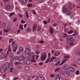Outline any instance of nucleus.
Listing matches in <instances>:
<instances>
[{
  "instance_id": "1",
  "label": "nucleus",
  "mask_w": 80,
  "mask_h": 80,
  "mask_svg": "<svg viewBox=\"0 0 80 80\" xmlns=\"http://www.w3.org/2000/svg\"><path fill=\"white\" fill-rule=\"evenodd\" d=\"M66 39L67 40V42L68 44L70 45L71 46L73 45H74V39L73 38L72 36H68L67 38Z\"/></svg>"
},
{
  "instance_id": "2",
  "label": "nucleus",
  "mask_w": 80,
  "mask_h": 80,
  "mask_svg": "<svg viewBox=\"0 0 80 80\" xmlns=\"http://www.w3.org/2000/svg\"><path fill=\"white\" fill-rule=\"evenodd\" d=\"M25 52L28 55L32 56L33 54V52H30V49L29 48H26L25 50Z\"/></svg>"
},
{
  "instance_id": "3",
  "label": "nucleus",
  "mask_w": 80,
  "mask_h": 80,
  "mask_svg": "<svg viewBox=\"0 0 80 80\" xmlns=\"http://www.w3.org/2000/svg\"><path fill=\"white\" fill-rule=\"evenodd\" d=\"M61 74L62 75H65L66 77H68L70 75V72L68 71H62L61 72Z\"/></svg>"
},
{
  "instance_id": "4",
  "label": "nucleus",
  "mask_w": 80,
  "mask_h": 80,
  "mask_svg": "<svg viewBox=\"0 0 80 80\" xmlns=\"http://www.w3.org/2000/svg\"><path fill=\"white\" fill-rule=\"evenodd\" d=\"M47 58L46 52H44L41 54V59L42 61H44Z\"/></svg>"
},
{
  "instance_id": "5",
  "label": "nucleus",
  "mask_w": 80,
  "mask_h": 80,
  "mask_svg": "<svg viewBox=\"0 0 80 80\" xmlns=\"http://www.w3.org/2000/svg\"><path fill=\"white\" fill-rule=\"evenodd\" d=\"M52 61H53L54 63H57V62H60V59L58 58H57L56 57H52L51 58V59L50 60L49 62H51Z\"/></svg>"
},
{
  "instance_id": "6",
  "label": "nucleus",
  "mask_w": 80,
  "mask_h": 80,
  "mask_svg": "<svg viewBox=\"0 0 80 80\" xmlns=\"http://www.w3.org/2000/svg\"><path fill=\"white\" fill-rule=\"evenodd\" d=\"M27 59L29 60H31V62H36V60H35V55H32V58H28Z\"/></svg>"
},
{
  "instance_id": "7",
  "label": "nucleus",
  "mask_w": 80,
  "mask_h": 80,
  "mask_svg": "<svg viewBox=\"0 0 80 80\" xmlns=\"http://www.w3.org/2000/svg\"><path fill=\"white\" fill-rule=\"evenodd\" d=\"M7 5L5 6V8L7 10H10L11 9H13V7L10 4H6Z\"/></svg>"
},
{
  "instance_id": "8",
  "label": "nucleus",
  "mask_w": 80,
  "mask_h": 80,
  "mask_svg": "<svg viewBox=\"0 0 80 80\" xmlns=\"http://www.w3.org/2000/svg\"><path fill=\"white\" fill-rule=\"evenodd\" d=\"M10 72H12L13 73H17V70H15V69L13 68H10Z\"/></svg>"
},
{
  "instance_id": "9",
  "label": "nucleus",
  "mask_w": 80,
  "mask_h": 80,
  "mask_svg": "<svg viewBox=\"0 0 80 80\" xmlns=\"http://www.w3.org/2000/svg\"><path fill=\"white\" fill-rule=\"evenodd\" d=\"M10 30H11V28L9 26H8L7 28V29H3V30L4 32L7 33V32H8L9 31H10Z\"/></svg>"
},
{
  "instance_id": "10",
  "label": "nucleus",
  "mask_w": 80,
  "mask_h": 80,
  "mask_svg": "<svg viewBox=\"0 0 80 80\" xmlns=\"http://www.w3.org/2000/svg\"><path fill=\"white\" fill-rule=\"evenodd\" d=\"M60 62H61V61H59L56 62V63H54L53 62H52L51 64V65H52V66H53V65H55V66H57V65H59V64L60 63Z\"/></svg>"
},
{
  "instance_id": "11",
  "label": "nucleus",
  "mask_w": 80,
  "mask_h": 80,
  "mask_svg": "<svg viewBox=\"0 0 80 80\" xmlns=\"http://www.w3.org/2000/svg\"><path fill=\"white\" fill-rule=\"evenodd\" d=\"M10 0H3V2H5L6 5H10Z\"/></svg>"
},
{
  "instance_id": "12",
  "label": "nucleus",
  "mask_w": 80,
  "mask_h": 80,
  "mask_svg": "<svg viewBox=\"0 0 80 80\" xmlns=\"http://www.w3.org/2000/svg\"><path fill=\"white\" fill-rule=\"evenodd\" d=\"M37 25L36 24H34L33 26V31L35 32V30H36V28H37Z\"/></svg>"
},
{
  "instance_id": "13",
  "label": "nucleus",
  "mask_w": 80,
  "mask_h": 80,
  "mask_svg": "<svg viewBox=\"0 0 80 80\" xmlns=\"http://www.w3.org/2000/svg\"><path fill=\"white\" fill-rule=\"evenodd\" d=\"M5 66L7 68H10V64L8 62H7L5 64Z\"/></svg>"
},
{
  "instance_id": "14",
  "label": "nucleus",
  "mask_w": 80,
  "mask_h": 80,
  "mask_svg": "<svg viewBox=\"0 0 80 80\" xmlns=\"http://www.w3.org/2000/svg\"><path fill=\"white\" fill-rule=\"evenodd\" d=\"M5 56L4 54L2 52H1V51L0 50V57L1 58H3Z\"/></svg>"
},
{
  "instance_id": "15",
  "label": "nucleus",
  "mask_w": 80,
  "mask_h": 80,
  "mask_svg": "<svg viewBox=\"0 0 80 80\" xmlns=\"http://www.w3.org/2000/svg\"><path fill=\"white\" fill-rule=\"evenodd\" d=\"M49 32L51 34H53V30L52 27H50L49 28Z\"/></svg>"
},
{
  "instance_id": "16",
  "label": "nucleus",
  "mask_w": 80,
  "mask_h": 80,
  "mask_svg": "<svg viewBox=\"0 0 80 80\" xmlns=\"http://www.w3.org/2000/svg\"><path fill=\"white\" fill-rule=\"evenodd\" d=\"M5 70V68H4V67H2L0 69V71L2 73H4Z\"/></svg>"
},
{
  "instance_id": "17",
  "label": "nucleus",
  "mask_w": 80,
  "mask_h": 80,
  "mask_svg": "<svg viewBox=\"0 0 80 80\" xmlns=\"http://www.w3.org/2000/svg\"><path fill=\"white\" fill-rule=\"evenodd\" d=\"M68 59H65L64 60H63L62 61V62L59 65V66H60V65H63V63H65V62H66V61L68 60Z\"/></svg>"
},
{
  "instance_id": "18",
  "label": "nucleus",
  "mask_w": 80,
  "mask_h": 80,
  "mask_svg": "<svg viewBox=\"0 0 80 80\" xmlns=\"http://www.w3.org/2000/svg\"><path fill=\"white\" fill-rule=\"evenodd\" d=\"M21 2L22 4H27V0H22Z\"/></svg>"
},
{
  "instance_id": "19",
  "label": "nucleus",
  "mask_w": 80,
  "mask_h": 80,
  "mask_svg": "<svg viewBox=\"0 0 80 80\" xmlns=\"http://www.w3.org/2000/svg\"><path fill=\"white\" fill-rule=\"evenodd\" d=\"M12 45L13 46V48H15L16 49H17V48L18 47L17 44L16 43H14Z\"/></svg>"
},
{
  "instance_id": "20",
  "label": "nucleus",
  "mask_w": 80,
  "mask_h": 80,
  "mask_svg": "<svg viewBox=\"0 0 80 80\" xmlns=\"http://www.w3.org/2000/svg\"><path fill=\"white\" fill-rule=\"evenodd\" d=\"M60 54V52H55L54 53V55L56 57H57V56H58Z\"/></svg>"
},
{
  "instance_id": "21",
  "label": "nucleus",
  "mask_w": 80,
  "mask_h": 80,
  "mask_svg": "<svg viewBox=\"0 0 80 80\" xmlns=\"http://www.w3.org/2000/svg\"><path fill=\"white\" fill-rule=\"evenodd\" d=\"M70 71L71 72H74L75 71V69H74V68L73 67H71L69 68Z\"/></svg>"
},
{
  "instance_id": "22",
  "label": "nucleus",
  "mask_w": 80,
  "mask_h": 80,
  "mask_svg": "<svg viewBox=\"0 0 80 80\" xmlns=\"http://www.w3.org/2000/svg\"><path fill=\"white\" fill-rule=\"evenodd\" d=\"M60 68L59 67L57 68H56L54 72H60Z\"/></svg>"
},
{
  "instance_id": "23",
  "label": "nucleus",
  "mask_w": 80,
  "mask_h": 80,
  "mask_svg": "<svg viewBox=\"0 0 80 80\" xmlns=\"http://www.w3.org/2000/svg\"><path fill=\"white\" fill-rule=\"evenodd\" d=\"M1 25L2 28H5L6 27V23L3 22L2 24Z\"/></svg>"
},
{
  "instance_id": "24",
  "label": "nucleus",
  "mask_w": 80,
  "mask_h": 80,
  "mask_svg": "<svg viewBox=\"0 0 80 80\" xmlns=\"http://www.w3.org/2000/svg\"><path fill=\"white\" fill-rule=\"evenodd\" d=\"M25 63L26 65H29L30 64V61L29 60H27L25 61Z\"/></svg>"
},
{
  "instance_id": "25",
  "label": "nucleus",
  "mask_w": 80,
  "mask_h": 80,
  "mask_svg": "<svg viewBox=\"0 0 80 80\" xmlns=\"http://www.w3.org/2000/svg\"><path fill=\"white\" fill-rule=\"evenodd\" d=\"M16 68L18 70H21V69L22 68V67L21 66L18 65L17 67Z\"/></svg>"
},
{
  "instance_id": "26",
  "label": "nucleus",
  "mask_w": 80,
  "mask_h": 80,
  "mask_svg": "<svg viewBox=\"0 0 80 80\" xmlns=\"http://www.w3.org/2000/svg\"><path fill=\"white\" fill-rule=\"evenodd\" d=\"M19 28H20V29H21V30H23V25H20L19 27Z\"/></svg>"
},
{
  "instance_id": "27",
  "label": "nucleus",
  "mask_w": 80,
  "mask_h": 80,
  "mask_svg": "<svg viewBox=\"0 0 80 80\" xmlns=\"http://www.w3.org/2000/svg\"><path fill=\"white\" fill-rule=\"evenodd\" d=\"M55 80H62V78L61 77H58L55 79Z\"/></svg>"
},
{
  "instance_id": "28",
  "label": "nucleus",
  "mask_w": 80,
  "mask_h": 80,
  "mask_svg": "<svg viewBox=\"0 0 80 80\" xmlns=\"http://www.w3.org/2000/svg\"><path fill=\"white\" fill-rule=\"evenodd\" d=\"M63 68L64 70H68V67L67 66H64Z\"/></svg>"
},
{
  "instance_id": "29",
  "label": "nucleus",
  "mask_w": 80,
  "mask_h": 80,
  "mask_svg": "<svg viewBox=\"0 0 80 80\" xmlns=\"http://www.w3.org/2000/svg\"><path fill=\"white\" fill-rule=\"evenodd\" d=\"M77 63L78 65H80V58H79L77 59Z\"/></svg>"
},
{
  "instance_id": "30",
  "label": "nucleus",
  "mask_w": 80,
  "mask_h": 80,
  "mask_svg": "<svg viewBox=\"0 0 80 80\" xmlns=\"http://www.w3.org/2000/svg\"><path fill=\"white\" fill-rule=\"evenodd\" d=\"M19 58V57L17 56H14V59L16 60H18Z\"/></svg>"
},
{
  "instance_id": "31",
  "label": "nucleus",
  "mask_w": 80,
  "mask_h": 80,
  "mask_svg": "<svg viewBox=\"0 0 80 80\" xmlns=\"http://www.w3.org/2000/svg\"><path fill=\"white\" fill-rule=\"evenodd\" d=\"M19 51L21 52H22L23 51V49L22 47H20L19 48Z\"/></svg>"
},
{
  "instance_id": "32",
  "label": "nucleus",
  "mask_w": 80,
  "mask_h": 80,
  "mask_svg": "<svg viewBox=\"0 0 80 80\" xmlns=\"http://www.w3.org/2000/svg\"><path fill=\"white\" fill-rule=\"evenodd\" d=\"M14 55V54L13 53H12V52H11L10 53V55H9V57H12Z\"/></svg>"
},
{
  "instance_id": "33",
  "label": "nucleus",
  "mask_w": 80,
  "mask_h": 80,
  "mask_svg": "<svg viewBox=\"0 0 80 80\" xmlns=\"http://www.w3.org/2000/svg\"><path fill=\"white\" fill-rule=\"evenodd\" d=\"M19 58L20 59V60H25V58H24L23 56H20Z\"/></svg>"
},
{
  "instance_id": "34",
  "label": "nucleus",
  "mask_w": 80,
  "mask_h": 80,
  "mask_svg": "<svg viewBox=\"0 0 80 80\" xmlns=\"http://www.w3.org/2000/svg\"><path fill=\"white\" fill-rule=\"evenodd\" d=\"M68 10V9L64 8L63 9V12H67Z\"/></svg>"
},
{
  "instance_id": "35",
  "label": "nucleus",
  "mask_w": 80,
  "mask_h": 80,
  "mask_svg": "<svg viewBox=\"0 0 80 80\" xmlns=\"http://www.w3.org/2000/svg\"><path fill=\"white\" fill-rule=\"evenodd\" d=\"M67 36V34L63 33L62 34V37L63 38H65Z\"/></svg>"
},
{
  "instance_id": "36",
  "label": "nucleus",
  "mask_w": 80,
  "mask_h": 80,
  "mask_svg": "<svg viewBox=\"0 0 80 80\" xmlns=\"http://www.w3.org/2000/svg\"><path fill=\"white\" fill-rule=\"evenodd\" d=\"M14 60V58L13 57H11L10 58V60L11 62H13Z\"/></svg>"
},
{
  "instance_id": "37",
  "label": "nucleus",
  "mask_w": 80,
  "mask_h": 80,
  "mask_svg": "<svg viewBox=\"0 0 80 80\" xmlns=\"http://www.w3.org/2000/svg\"><path fill=\"white\" fill-rule=\"evenodd\" d=\"M20 64H21V63L19 62H16L14 63L15 65H17Z\"/></svg>"
},
{
  "instance_id": "38",
  "label": "nucleus",
  "mask_w": 80,
  "mask_h": 80,
  "mask_svg": "<svg viewBox=\"0 0 80 80\" xmlns=\"http://www.w3.org/2000/svg\"><path fill=\"white\" fill-rule=\"evenodd\" d=\"M68 9H69V10H72V8H73V7L71 6H68Z\"/></svg>"
},
{
  "instance_id": "39",
  "label": "nucleus",
  "mask_w": 80,
  "mask_h": 80,
  "mask_svg": "<svg viewBox=\"0 0 80 80\" xmlns=\"http://www.w3.org/2000/svg\"><path fill=\"white\" fill-rule=\"evenodd\" d=\"M38 1L39 3H43L44 2V0H38Z\"/></svg>"
},
{
  "instance_id": "40",
  "label": "nucleus",
  "mask_w": 80,
  "mask_h": 80,
  "mask_svg": "<svg viewBox=\"0 0 80 80\" xmlns=\"http://www.w3.org/2000/svg\"><path fill=\"white\" fill-rule=\"evenodd\" d=\"M13 41V39L12 38H10L9 40V43H12V42Z\"/></svg>"
},
{
  "instance_id": "41",
  "label": "nucleus",
  "mask_w": 80,
  "mask_h": 80,
  "mask_svg": "<svg viewBox=\"0 0 80 80\" xmlns=\"http://www.w3.org/2000/svg\"><path fill=\"white\" fill-rule=\"evenodd\" d=\"M64 58H70V56H67V55H65L64 56Z\"/></svg>"
},
{
  "instance_id": "42",
  "label": "nucleus",
  "mask_w": 80,
  "mask_h": 80,
  "mask_svg": "<svg viewBox=\"0 0 80 80\" xmlns=\"http://www.w3.org/2000/svg\"><path fill=\"white\" fill-rule=\"evenodd\" d=\"M25 70H30V67H26L25 68Z\"/></svg>"
},
{
  "instance_id": "43",
  "label": "nucleus",
  "mask_w": 80,
  "mask_h": 80,
  "mask_svg": "<svg viewBox=\"0 0 80 80\" xmlns=\"http://www.w3.org/2000/svg\"><path fill=\"white\" fill-rule=\"evenodd\" d=\"M76 75H78L79 74H80V71H79V70H77L76 72Z\"/></svg>"
},
{
  "instance_id": "44",
  "label": "nucleus",
  "mask_w": 80,
  "mask_h": 80,
  "mask_svg": "<svg viewBox=\"0 0 80 80\" xmlns=\"http://www.w3.org/2000/svg\"><path fill=\"white\" fill-rule=\"evenodd\" d=\"M66 13L67 15H71V12L70 11H68V12H66Z\"/></svg>"
},
{
  "instance_id": "45",
  "label": "nucleus",
  "mask_w": 80,
  "mask_h": 80,
  "mask_svg": "<svg viewBox=\"0 0 80 80\" xmlns=\"http://www.w3.org/2000/svg\"><path fill=\"white\" fill-rule=\"evenodd\" d=\"M26 17H27V18H29V16H28V12L26 11Z\"/></svg>"
},
{
  "instance_id": "46",
  "label": "nucleus",
  "mask_w": 80,
  "mask_h": 80,
  "mask_svg": "<svg viewBox=\"0 0 80 80\" xmlns=\"http://www.w3.org/2000/svg\"><path fill=\"white\" fill-rule=\"evenodd\" d=\"M55 76V75H54V74H51L50 75V77H51V78H53Z\"/></svg>"
},
{
  "instance_id": "47",
  "label": "nucleus",
  "mask_w": 80,
  "mask_h": 80,
  "mask_svg": "<svg viewBox=\"0 0 80 80\" xmlns=\"http://www.w3.org/2000/svg\"><path fill=\"white\" fill-rule=\"evenodd\" d=\"M9 64V65H10L11 66V67H13V63L12 62H10Z\"/></svg>"
},
{
  "instance_id": "48",
  "label": "nucleus",
  "mask_w": 80,
  "mask_h": 80,
  "mask_svg": "<svg viewBox=\"0 0 80 80\" xmlns=\"http://www.w3.org/2000/svg\"><path fill=\"white\" fill-rule=\"evenodd\" d=\"M27 31L28 32H30V31H31V28H27Z\"/></svg>"
},
{
  "instance_id": "49",
  "label": "nucleus",
  "mask_w": 80,
  "mask_h": 80,
  "mask_svg": "<svg viewBox=\"0 0 80 80\" xmlns=\"http://www.w3.org/2000/svg\"><path fill=\"white\" fill-rule=\"evenodd\" d=\"M50 59L49 58H48V59L45 61L46 63H48V62L50 61Z\"/></svg>"
},
{
  "instance_id": "50",
  "label": "nucleus",
  "mask_w": 80,
  "mask_h": 80,
  "mask_svg": "<svg viewBox=\"0 0 80 80\" xmlns=\"http://www.w3.org/2000/svg\"><path fill=\"white\" fill-rule=\"evenodd\" d=\"M27 6L28 7H32V4H29L27 5Z\"/></svg>"
},
{
  "instance_id": "51",
  "label": "nucleus",
  "mask_w": 80,
  "mask_h": 80,
  "mask_svg": "<svg viewBox=\"0 0 80 80\" xmlns=\"http://www.w3.org/2000/svg\"><path fill=\"white\" fill-rule=\"evenodd\" d=\"M73 32V31L72 30H71L70 31L68 32V33H69V34H70V33H72Z\"/></svg>"
},
{
  "instance_id": "52",
  "label": "nucleus",
  "mask_w": 80,
  "mask_h": 80,
  "mask_svg": "<svg viewBox=\"0 0 80 80\" xmlns=\"http://www.w3.org/2000/svg\"><path fill=\"white\" fill-rule=\"evenodd\" d=\"M13 15H15V13L14 12H12L11 13V14L9 15L10 17H11V16H12Z\"/></svg>"
},
{
  "instance_id": "53",
  "label": "nucleus",
  "mask_w": 80,
  "mask_h": 80,
  "mask_svg": "<svg viewBox=\"0 0 80 80\" xmlns=\"http://www.w3.org/2000/svg\"><path fill=\"white\" fill-rule=\"evenodd\" d=\"M50 55H51V54L50 53H48V58H49V59H50Z\"/></svg>"
},
{
  "instance_id": "54",
  "label": "nucleus",
  "mask_w": 80,
  "mask_h": 80,
  "mask_svg": "<svg viewBox=\"0 0 80 80\" xmlns=\"http://www.w3.org/2000/svg\"><path fill=\"white\" fill-rule=\"evenodd\" d=\"M8 50H10V51L11 52H12V50H11V48H10V44H9V48Z\"/></svg>"
},
{
  "instance_id": "55",
  "label": "nucleus",
  "mask_w": 80,
  "mask_h": 80,
  "mask_svg": "<svg viewBox=\"0 0 80 80\" xmlns=\"http://www.w3.org/2000/svg\"><path fill=\"white\" fill-rule=\"evenodd\" d=\"M40 29H41V27H39L37 28V31H40Z\"/></svg>"
},
{
  "instance_id": "56",
  "label": "nucleus",
  "mask_w": 80,
  "mask_h": 80,
  "mask_svg": "<svg viewBox=\"0 0 80 80\" xmlns=\"http://www.w3.org/2000/svg\"><path fill=\"white\" fill-rule=\"evenodd\" d=\"M21 23H25V21L23 20H22L21 21Z\"/></svg>"
},
{
  "instance_id": "57",
  "label": "nucleus",
  "mask_w": 80,
  "mask_h": 80,
  "mask_svg": "<svg viewBox=\"0 0 80 80\" xmlns=\"http://www.w3.org/2000/svg\"><path fill=\"white\" fill-rule=\"evenodd\" d=\"M4 72L6 73H8V70L5 69V71H4Z\"/></svg>"
},
{
  "instance_id": "58",
  "label": "nucleus",
  "mask_w": 80,
  "mask_h": 80,
  "mask_svg": "<svg viewBox=\"0 0 80 80\" xmlns=\"http://www.w3.org/2000/svg\"><path fill=\"white\" fill-rule=\"evenodd\" d=\"M39 43H44V41L42 40L40 41H39Z\"/></svg>"
},
{
  "instance_id": "59",
  "label": "nucleus",
  "mask_w": 80,
  "mask_h": 80,
  "mask_svg": "<svg viewBox=\"0 0 80 80\" xmlns=\"http://www.w3.org/2000/svg\"><path fill=\"white\" fill-rule=\"evenodd\" d=\"M36 58L37 60L38 58V57H39V55H35Z\"/></svg>"
},
{
  "instance_id": "60",
  "label": "nucleus",
  "mask_w": 80,
  "mask_h": 80,
  "mask_svg": "<svg viewBox=\"0 0 80 80\" xmlns=\"http://www.w3.org/2000/svg\"><path fill=\"white\" fill-rule=\"evenodd\" d=\"M43 64V62H40L39 63V65H42Z\"/></svg>"
},
{
  "instance_id": "61",
  "label": "nucleus",
  "mask_w": 80,
  "mask_h": 80,
  "mask_svg": "<svg viewBox=\"0 0 80 80\" xmlns=\"http://www.w3.org/2000/svg\"><path fill=\"white\" fill-rule=\"evenodd\" d=\"M17 49H15V48H13V52H14V53L15 52H16V50H17Z\"/></svg>"
},
{
  "instance_id": "62",
  "label": "nucleus",
  "mask_w": 80,
  "mask_h": 80,
  "mask_svg": "<svg viewBox=\"0 0 80 80\" xmlns=\"http://www.w3.org/2000/svg\"><path fill=\"white\" fill-rule=\"evenodd\" d=\"M18 16L19 17H21V18H22V15L20 13L18 14Z\"/></svg>"
},
{
  "instance_id": "63",
  "label": "nucleus",
  "mask_w": 80,
  "mask_h": 80,
  "mask_svg": "<svg viewBox=\"0 0 80 80\" xmlns=\"http://www.w3.org/2000/svg\"><path fill=\"white\" fill-rule=\"evenodd\" d=\"M78 55H80V51H78L77 53Z\"/></svg>"
},
{
  "instance_id": "64",
  "label": "nucleus",
  "mask_w": 80,
  "mask_h": 80,
  "mask_svg": "<svg viewBox=\"0 0 80 80\" xmlns=\"http://www.w3.org/2000/svg\"><path fill=\"white\" fill-rule=\"evenodd\" d=\"M39 78H42V77H43V75L42 74H40L39 75Z\"/></svg>"
}]
</instances>
